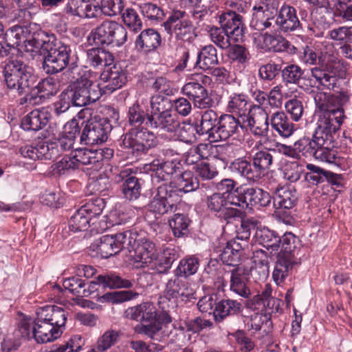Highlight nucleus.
I'll use <instances>...</instances> for the list:
<instances>
[{"label":"nucleus","mask_w":352,"mask_h":352,"mask_svg":"<svg viewBox=\"0 0 352 352\" xmlns=\"http://www.w3.org/2000/svg\"><path fill=\"white\" fill-rule=\"evenodd\" d=\"M318 120L312 138L304 136L294 142L297 154L305 157H314L322 162L334 163L336 151L333 135L339 130L344 116V109L324 103H319L315 98Z\"/></svg>","instance_id":"obj_1"},{"label":"nucleus","mask_w":352,"mask_h":352,"mask_svg":"<svg viewBox=\"0 0 352 352\" xmlns=\"http://www.w3.org/2000/svg\"><path fill=\"white\" fill-rule=\"evenodd\" d=\"M281 249L277 254L272 278L280 285L296 266L301 263L304 256L300 239L292 232H286L280 237Z\"/></svg>","instance_id":"obj_2"},{"label":"nucleus","mask_w":352,"mask_h":352,"mask_svg":"<svg viewBox=\"0 0 352 352\" xmlns=\"http://www.w3.org/2000/svg\"><path fill=\"white\" fill-rule=\"evenodd\" d=\"M45 41H37L43 56V69L47 74H56L64 71L72 60L70 45L57 41L54 35H45Z\"/></svg>","instance_id":"obj_3"},{"label":"nucleus","mask_w":352,"mask_h":352,"mask_svg":"<svg viewBox=\"0 0 352 352\" xmlns=\"http://www.w3.org/2000/svg\"><path fill=\"white\" fill-rule=\"evenodd\" d=\"M68 312L56 305H47L36 311L37 337L46 342L54 341L63 332Z\"/></svg>","instance_id":"obj_4"},{"label":"nucleus","mask_w":352,"mask_h":352,"mask_svg":"<svg viewBox=\"0 0 352 352\" xmlns=\"http://www.w3.org/2000/svg\"><path fill=\"white\" fill-rule=\"evenodd\" d=\"M121 139L124 148L135 157L146 154L159 143L154 133L145 127H133L122 135Z\"/></svg>","instance_id":"obj_5"},{"label":"nucleus","mask_w":352,"mask_h":352,"mask_svg":"<svg viewBox=\"0 0 352 352\" xmlns=\"http://www.w3.org/2000/svg\"><path fill=\"white\" fill-rule=\"evenodd\" d=\"M91 36L97 46L120 47L126 42L127 32L122 24L106 20L92 30Z\"/></svg>","instance_id":"obj_6"},{"label":"nucleus","mask_w":352,"mask_h":352,"mask_svg":"<svg viewBox=\"0 0 352 352\" xmlns=\"http://www.w3.org/2000/svg\"><path fill=\"white\" fill-rule=\"evenodd\" d=\"M65 90L73 102V106L84 107L96 102L102 96L98 84L85 76L69 85Z\"/></svg>","instance_id":"obj_7"},{"label":"nucleus","mask_w":352,"mask_h":352,"mask_svg":"<svg viewBox=\"0 0 352 352\" xmlns=\"http://www.w3.org/2000/svg\"><path fill=\"white\" fill-rule=\"evenodd\" d=\"M131 236L130 230L112 235H104L99 240H96L91 245V248L102 258H107L117 254L121 250L126 249V245L134 242Z\"/></svg>","instance_id":"obj_8"},{"label":"nucleus","mask_w":352,"mask_h":352,"mask_svg":"<svg viewBox=\"0 0 352 352\" xmlns=\"http://www.w3.org/2000/svg\"><path fill=\"white\" fill-rule=\"evenodd\" d=\"M165 30L170 35H174L177 40L190 41L195 36L192 21L185 11L173 10L164 23Z\"/></svg>","instance_id":"obj_9"},{"label":"nucleus","mask_w":352,"mask_h":352,"mask_svg":"<svg viewBox=\"0 0 352 352\" xmlns=\"http://www.w3.org/2000/svg\"><path fill=\"white\" fill-rule=\"evenodd\" d=\"M177 194L166 184L157 188L156 193L148 204V210L159 218L164 214L174 213L177 210Z\"/></svg>","instance_id":"obj_10"},{"label":"nucleus","mask_w":352,"mask_h":352,"mask_svg":"<svg viewBox=\"0 0 352 352\" xmlns=\"http://www.w3.org/2000/svg\"><path fill=\"white\" fill-rule=\"evenodd\" d=\"M131 236L134 242L126 245V249L134 262L140 263L138 267L148 266L157 260L155 244L152 241L146 238L137 239L136 234L133 232Z\"/></svg>","instance_id":"obj_11"},{"label":"nucleus","mask_w":352,"mask_h":352,"mask_svg":"<svg viewBox=\"0 0 352 352\" xmlns=\"http://www.w3.org/2000/svg\"><path fill=\"white\" fill-rule=\"evenodd\" d=\"M279 0H259L253 8L250 27L258 31L270 29L271 24L278 13Z\"/></svg>","instance_id":"obj_12"},{"label":"nucleus","mask_w":352,"mask_h":352,"mask_svg":"<svg viewBox=\"0 0 352 352\" xmlns=\"http://www.w3.org/2000/svg\"><path fill=\"white\" fill-rule=\"evenodd\" d=\"M111 126L106 118L89 120L80 136V142L87 145H94L104 142L108 138V133Z\"/></svg>","instance_id":"obj_13"},{"label":"nucleus","mask_w":352,"mask_h":352,"mask_svg":"<svg viewBox=\"0 0 352 352\" xmlns=\"http://www.w3.org/2000/svg\"><path fill=\"white\" fill-rule=\"evenodd\" d=\"M300 28V23L296 14V9L289 5H283L274 19L270 29L272 33H289Z\"/></svg>","instance_id":"obj_14"},{"label":"nucleus","mask_w":352,"mask_h":352,"mask_svg":"<svg viewBox=\"0 0 352 352\" xmlns=\"http://www.w3.org/2000/svg\"><path fill=\"white\" fill-rule=\"evenodd\" d=\"M297 191L294 187H277L275 190L274 206L276 208L279 217L285 216L284 221L290 223L291 210L296 205L298 201Z\"/></svg>","instance_id":"obj_15"},{"label":"nucleus","mask_w":352,"mask_h":352,"mask_svg":"<svg viewBox=\"0 0 352 352\" xmlns=\"http://www.w3.org/2000/svg\"><path fill=\"white\" fill-rule=\"evenodd\" d=\"M58 87L52 78H46L38 82L35 76L34 86H32L24 99L25 102L32 105L38 104L46 98L57 93Z\"/></svg>","instance_id":"obj_16"},{"label":"nucleus","mask_w":352,"mask_h":352,"mask_svg":"<svg viewBox=\"0 0 352 352\" xmlns=\"http://www.w3.org/2000/svg\"><path fill=\"white\" fill-rule=\"evenodd\" d=\"M250 131L257 136L267 134L270 125V115L263 107L250 105L249 113L245 116Z\"/></svg>","instance_id":"obj_17"},{"label":"nucleus","mask_w":352,"mask_h":352,"mask_svg":"<svg viewBox=\"0 0 352 352\" xmlns=\"http://www.w3.org/2000/svg\"><path fill=\"white\" fill-rule=\"evenodd\" d=\"M219 19L221 27L232 36L234 42L243 40L245 26L241 14L233 10H227L219 15Z\"/></svg>","instance_id":"obj_18"},{"label":"nucleus","mask_w":352,"mask_h":352,"mask_svg":"<svg viewBox=\"0 0 352 352\" xmlns=\"http://www.w3.org/2000/svg\"><path fill=\"white\" fill-rule=\"evenodd\" d=\"M272 201L270 194L260 188H244L241 192L237 206L241 208H264L270 206Z\"/></svg>","instance_id":"obj_19"},{"label":"nucleus","mask_w":352,"mask_h":352,"mask_svg":"<svg viewBox=\"0 0 352 352\" xmlns=\"http://www.w3.org/2000/svg\"><path fill=\"white\" fill-rule=\"evenodd\" d=\"M179 169V163L173 160L154 159L149 164V170L153 183L166 182Z\"/></svg>","instance_id":"obj_20"},{"label":"nucleus","mask_w":352,"mask_h":352,"mask_svg":"<svg viewBox=\"0 0 352 352\" xmlns=\"http://www.w3.org/2000/svg\"><path fill=\"white\" fill-rule=\"evenodd\" d=\"M100 78L107 83L104 89L111 93L121 88L126 81V76L122 67L114 63L103 70Z\"/></svg>","instance_id":"obj_21"},{"label":"nucleus","mask_w":352,"mask_h":352,"mask_svg":"<svg viewBox=\"0 0 352 352\" xmlns=\"http://www.w3.org/2000/svg\"><path fill=\"white\" fill-rule=\"evenodd\" d=\"M272 131L283 138H290L296 131L295 124L283 111H276L270 115Z\"/></svg>","instance_id":"obj_22"},{"label":"nucleus","mask_w":352,"mask_h":352,"mask_svg":"<svg viewBox=\"0 0 352 352\" xmlns=\"http://www.w3.org/2000/svg\"><path fill=\"white\" fill-rule=\"evenodd\" d=\"M228 272L231 274L230 290L243 298H249L251 291L247 285L250 277L248 275L246 266L232 268Z\"/></svg>","instance_id":"obj_23"},{"label":"nucleus","mask_w":352,"mask_h":352,"mask_svg":"<svg viewBox=\"0 0 352 352\" xmlns=\"http://www.w3.org/2000/svg\"><path fill=\"white\" fill-rule=\"evenodd\" d=\"M183 94L192 100L195 107L199 109H206L211 104L206 88L200 82L190 81L186 83L182 89Z\"/></svg>","instance_id":"obj_24"},{"label":"nucleus","mask_w":352,"mask_h":352,"mask_svg":"<svg viewBox=\"0 0 352 352\" xmlns=\"http://www.w3.org/2000/svg\"><path fill=\"white\" fill-rule=\"evenodd\" d=\"M242 311L243 307L240 302L226 298L217 302L212 314L214 321L220 323L230 317L238 316Z\"/></svg>","instance_id":"obj_25"},{"label":"nucleus","mask_w":352,"mask_h":352,"mask_svg":"<svg viewBox=\"0 0 352 352\" xmlns=\"http://www.w3.org/2000/svg\"><path fill=\"white\" fill-rule=\"evenodd\" d=\"M180 278L182 276H175L168 280L166 285V296L169 298H181L183 301L190 300L194 298V291L187 281Z\"/></svg>","instance_id":"obj_26"},{"label":"nucleus","mask_w":352,"mask_h":352,"mask_svg":"<svg viewBox=\"0 0 352 352\" xmlns=\"http://www.w3.org/2000/svg\"><path fill=\"white\" fill-rule=\"evenodd\" d=\"M80 132V128L75 120H72L65 126L64 131L57 139H54L53 141L54 144L56 145L59 156L62 152L69 151L74 148L76 138L79 135Z\"/></svg>","instance_id":"obj_27"},{"label":"nucleus","mask_w":352,"mask_h":352,"mask_svg":"<svg viewBox=\"0 0 352 352\" xmlns=\"http://www.w3.org/2000/svg\"><path fill=\"white\" fill-rule=\"evenodd\" d=\"M243 126L234 115H221L218 121L216 142L228 140L233 135L237 133L239 129H243Z\"/></svg>","instance_id":"obj_28"},{"label":"nucleus","mask_w":352,"mask_h":352,"mask_svg":"<svg viewBox=\"0 0 352 352\" xmlns=\"http://www.w3.org/2000/svg\"><path fill=\"white\" fill-rule=\"evenodd\" d=\"M51 118L47 109H37L30 112L21 121V127L26 131H37L43 129Z\"/></svg>","instance_id":"obj_29"},{"label":"nucleus","mask_w":352,"mask_h":352,"mask_svg":"<svg viewBox=\"0 0 352 352\" xmlns=\"http://www.w3.org/2000/svg\"><path fill=\"white\" fill-rule=\"evenodd\" d=\"M147 120L151 127L160 132L174 133L179 126L177 116L172 110L153 117H148Z\"/></svg>","instance_id":"obj_30"},{"label":"nucleus","mask_w":352,"mask_h":352,"mask_svg":"<svg viewBox=\"0 0 352 352\" xmlns=\"http://www.w3.org/2000/svg\"><path fill=\"white\" fill-rule=\"evenodd\" d=\"M114 63L112 53L101 47H93L86 51V63L95 69L109 67Z\"/></svg>","instance_id":"obj_31"},{"label":"nucleus","mask_w":352,"mask_h":352,"mask_svg":"<svg viewBox=\"0 0 352 352\" xmlns=\"http://www.w3.org/2000/svg\"><path fill=\"white\" fill-rule=\"evenodd\" d=\"M37 318L32 320L26 316H23L22 318L17 324V329L14 331V336L16 339L30 340L34 338L38 343H46V341H42L38 339L37 336Z\"/></svg>","instance_id":"obj_32"},{"label":"nucleus","mask_w":352,"mask_h":352,"mask_svg":"<svg viewBox=\"0 0 352 352\" xmlns=\"http://www.w3.org/2000/svg\"><path fill=\"white\" fill-rule=\"evenodd\" d=\"M254 239L255 242L263 245L267 251H270V254L273 252H276L280 246V236L276 231L267 228L257 229L254 234Z\"/></svg>","instance_id":"obj_33"},{"label":"nucleus","mask_w":352,"mask_h":352,"mask_svg":"<svg viewBox=\"0 0 352 352\" xmlns=\"http://www.w3.org/2000/svg\"><path fill=\"white\" fill-rule=\"evenodd\" d=\"M160 43L161 36L153 29H146L142 31L135 41L136 47L144 53L156 50Z\"/></svg>","instance_id":"obj_34"},{"label":"nucleus","mask_w":352,"mask_h":352,"mask_svg":"<svg viewBox=\"0 0 352 352\" xmlns=\"http://www.w3.org/2000/svg\"><path fill=\"white\" fill-rule=\"evenodd\" d=\"M219 118L215 111H206L201 116L200 124H197L199 135H208L209 138L216 142Z\"/></svg>","instance_id":"obj_35"},{"label":"nucleus","mask_w":352,"mask_h":352,"mask_svg":"<svg viewBox=\"0 0 352 352\" xmlns=\"http://www.w3.org/2000/svg\"><path fill=\"white\" fill-rule=\"evenodd\" d=\"M74 158L78 162V168L80 164L87 165L90 167L88 169L94 171L100 170L103 164L98 162L100 155H98L95 150L88 148H76L74 151Z\"/></svg>","instance_id":"obj_36"},{"label":"nucleus","mask_w":352,"mask_h":352,"mask_svg":"<svg viewBox=\"0 0 352 352\" xmlns=\"http://www.w3.org/2000/svg\"><path fill=\"white\" fill-rule=\"evenodd\" d=\"M272 292L270 285L266 284L265 288L261 294L254 296L252 299L253 303L263 305L265 311V314L267 316L272 313H276L281 302L280 299L272 296Z\"/></svg>","instance_id":"obj_37"},{"label":"nucleus","mask_w":352,"mask_h":352,"mask_svg":"<svg viewBox=\"0 0 352 352\" xmlns=\"http://www.w3.org/2000/svg\"><path fill=\"white\" fill-rule=\"evenodd\" d=\"M35 76L32 74L23 75H14L5 77V80L8 88L16 89L19 94L29 91L32 86H34Z\"/></svg>","instance_id":"obj_38"},{"label":"nucleus","mask_w":352,"mask_h":352,"mask_svg":"<svg viewBox=\"0 0 352 352\" xmlns=\"http://www.w3.org/2000/svg\"><path fill=\"white\" fill-rule=\"evenodd\" d=\"M231 171L250 181L259 179L253 164L245 157L234 160L230 166Z\"/></svg>","instance_id":"obj_39"},{"label":"nucleus","mask_w":352,"mask_h":352,"mask_svg":"<svg viewBox=\"0 0 352 352\" xmlns=\"http://www.w3.org/2000/svg\"><path fill=\"white\" fill-rule=\"evenodd\" d=\"M179 256V250L175 247L164 248L161 256L155 260L154 263L155 270L160 274L166 273Z\"/></svg>","instance_id":"obj_40"},{"label":"nucleus","mask_w":352,"mask_h":352,"mask_svg":"<svg viewBox=\"0 0 352 352\" xmlns=\"http://www.w3.org/2000/svg\"><path fill=\"white\" fill-rule=\"evenodd\" d=\"M227 111L239 117H245L250 109L248 98L243 94H234L230 96L227 104Z\"/></svg>","instance_id":"obj_41"},{"label":"nucleus","mask_w":352,"mask_h":352,"mask_svg":"<svg viewBox=\"0 0 352 352\" xmlns=\"http://www.w3.org/2000/svg\"><path fill=\"white\" fill-rule=\"evenodd\" d=\"M191 220L182 213L175 214L169 220L168 224L175 237L182 238L189 234V226Z\"/></svg>","instance_id":"obj_42"},{"label":"nucleus","mask_w":352,"mask_h":352,"mask_svg":"<svg viewBox=\"0 0 352 352\" xmlns=\"http://www.w3.org/2000/svg\"><path fill=\"white\" fill-rule=\"evenodd\" d=\"M218 64L217 49L212 45L202 47L197 54V66L204 70L212 69Z\"/></svg>","instance_id":"obj_43"},{"label":"nucleus","mask_w":352,"mask_h":352,"mask_svg":"<svg viewBox=\"0 0 352 352\" xmlns=\"http://www.w3.org/2000/svg\"><path fill=\"white\" fill-rule=\"evenodd\" d=\"M247 326L249 330L261 332V336H264L271 331L272 322L267 314L256 313L250 316Z\"/></svg>","instance_id":"obj_44"},{"label":"nucleus","mask_w":352,"mask_h":352,"mask_svg":"<svg viewBox=\"0 0 352 352\" xmlns=\"http://www.w3.org/2000/svg\"><path fill=\"white\" fill-rule=\"evenodd\" d=\"M236 185L237 183L232 179H224L219 183V188L223 191L221 194H224L231 201V204L235 206H237L241 192L244 188L242 186L236 187Z\"/></svg>","instance_id":"obj_45"},{"label":"nucleus","mask_w":352,"mask_h":352,"mask_svg":"<svg viewBox=\"0 0 352 352\" xmlns=\"http://www.w3.org/2000/svg\"><path fill=\"white\" fill-rule=\"evenodd\" d=\"M273 157L269 151H259L252 157L253 166L260 179L270 169Z\"/></svg>","instance_id":"obj_46"},{"label":"nucleus","mask_w":352,"mask_h":352,"mask_svg":"<svg viewBox=\"0 0 352 352\" xmlns=\"http://www.w3.org/2000/svg\"><path fill=\"white\" fill-rule=\"evenodd\" d=\"M199 267V259L195 256H186L182 258L174 273L175 276L187 278L195 274Z\"/></svg>","instance_id":"obj_47"},{"label":"nucleus","mask_w":352,"mask_h":352,"mask_svg":"<svg viewBox=\"0 0 352 352\" xmlns=\"http://www.w3.org/2000/svg\"><path fill=\"white\" fill-rule=\"evenodd\" d=\"M97 280L101 283L103 288H131L133 286L131 280L122 278L113 273L99 275L97 276Z\"/></svg>","instance_id":"obj_48"},{"label":"nucleus","mask_w":352,"mask_h":352,"mask_svg":"<svg viewBox=\"0 0 352 352\" xmlns=\"http://www.w3.org/2000/svg\"><path fill=\"white\" fill-rule=\"evenodd\" d=\"M282 81L286 85H300L304 74V70L296 64H289L284 68L281 67Z\"/></svg>","instance_id":"obj_49"},{"label":"nucleus","mask_w":352,"mask_h":352,"mask_svg":"<svg viewBox=\"0 0 352 352\" xmlns=\"http://www.w3.org/2000/svg\"><path fill=\"white\" fill-rule=\"evenodd\" d=\"M92 219L80 208L71 217L69 221V228L73 232L87 230Z\"/></svg>","instance_id":"obj_50"},{"label":"nucleus","mask_w":352,"mask_h":352,"mask_svg":"<svg viewBox=\"0 0 352 352\" xmlns=\"http://www.w3.org/2000/svg\"><path fill=\"white\" fill-rule=\"evenodd\" d=\"M172 322L171 317L166 312H162L160 315H157L153 322L151 324H143L140 327L139 333H144L150 338L158 333L162 328V324H169Z\"/></svg>","instance_id":"obj_51"},{"label":"nucleus","mask_w":352,"mask_h":352,"mask_svg":"<svg viewBox=\"0 0 352 352\" xmlns=\"http://www.w3.org/2000/svg\"><path fill=\"white\" fill-rule=\"evenodd\" d=\"M27 34H30V32L26 25H14L6 32L4 38L6 39L7 45L15 48L23 43Z\"/></svg>","instance_id":"obj_52"},{"label":"nucleus","mask_w":352,"mask_h":352,"mask_svg":"<svg viewBox=\"0 0 352 352\" xmlns=\"http://www.w3.org/2000/svg\"><path fill=\"white\" fill-rule=\"evenodd\" d=\"M210 40L222 50H227L231 45L232 36L222 27L212 26L209 30Z\"/></svg>","instance_id":"obj_53"},{"label":"nucleus","mask_w":352,"mask_h":352,"mask_svg":"<svg viewBox=\"0 0 352 352\" xmlns=\"http://www.w3.org/2000/svg\"><path fill=\"white\" fill-rule=\"evenodd\" d=\"M151 113L147 114L148 117L164 113L172 110L173 104L168 98L161 95H157L151 97L150 100Z\"/></svg>","instance_id":"obj_54"},{"label":"nucleus","mask_w":352,"mask_h":352,"mask_svg":"<svg viewBox=\"0 0 352 352\" xmlns=\"http://www.w3.org/2000/svg\"><path fill=\"white\" fill-rule=\"evenodd\" d=\"M177 185L179 191L187 193L198 189L199 181L191 171H184L179 175Z\"/></svg>","instance_id":"obj_55"},{"label":"nucleus","mask_w":352,"mask_h":352,"mask_svg":"<svg viewBox=\"0 0 352 352\" xmlns=\"http://www.w3.org/2000/svg\"><path fill=\"white\" fill-rule=\"evenodd\" d=\"M122 191L126 199L130 201L136 200L141 191L138 179L135 176L128 177L122 184Z\"/></svg>","instance_id":"obj_56"},{"label":"nucleus","mask_w":352,"mask_h":352,"mask_svg":"<svg viewBox=\"0 0 352 352\" xmlns=\"http://www.w3.org/2000/svg\"><path fill=\"white\" fill-rule=\"evenodd\" d=\"M206 206L209 210L213 212L220 213L225 210L227 205H232L231 201L226 197L224 194L214 192L206 197Z\"/></svg>","instance_id":"obj_57"},{"label":"nucleus","mask_w":352,"mask_h":352,"mask_svg":"<svg viewBox=\"0 0 352 352\" xmlns=\"http://www.w3.org/2000/svg\"><path fill=\"white\" fill-rule=\"evenodd\" d=\"M38 160H55L59 157L56 145L53 141H40L36 144Z\"/></svg>","instance_id":"obj_58"},{"label":"nucleus","mask_w":352,"mask_h":352,"mask_svg":"<svg viewBox=\"0 0 352 352\" xmlns=\"http://www.w3.org/2000/svg\"><path fill=\"white\" fill-rule=\"evenodd\" d=\"M309 172L304 174V178L309 185L316 186L325 182L327 178L326 170L312 164L306 166Z\"/></svg>","instance_id":"obj_59"},{"label":"nucleus","mask_w":352,"mask_h":352,"mask_svg":"<svg viewBox=\"0 0 352 352\" xmlns=\"http://www.w3.org/2000/svg\"><path fill=\"white\" fill-rule=\"evenodd\" d=\"M120 332L115 330H107L100 336L96 342V349L103 352L116 344L119 339Z\"/></svg>","instance_id":"obj_60"},{"label":"nucleus","mask_w":352,"mask_h":352,"mask_svg":"<svg viewBox=\"0 0 352 352\" xmlns=\"http://www.w3.org/2000/svg\"><path fill=\"white\" fill-rule=\"evenodd\" d=\"M63 287L67 289L70 293L78 296H86L84 287L85 286V281L80 278V275L76 276H72L63 280Z\"/></svg>","instance_id":"obj_61"},{"label":"nucleus","mask_w":352,"mask_h":352,"mask_svg":"<svg viewBox=\"0 0 352 352\" xmlns=\"http://www.w3.org/2000/svg\"><path fill=\"white\" fill-rule=\"evenodd\" d=\"M123 22L126 25L131 28L134 32L142 29V20L136 10L132 8H127L121 12Z\"/></svg>","instance_id":"obj_62"},{"label":"nucleus","mask_w":352,"mask_h":352,"mask_svg":"<svg viewBox=\"0 0 352 352\" xmlns=\"http://www.w3.org/2000/svg\"><path fill=\"white\" fill-rule=\"evenodd\" d=\"M137 296H138V294L132 291L112 292H107L100 296L99 300L102 302H110L113 303H118L129 300Z\"/></svg>","instance_id":"obj_63"},{"label":"nucleus","mask_w":352,"mask_h":352,"mask_svg":"<svg viewBox=\"0 0 352 352\" xmlns=\"http://www.w3.org/2000/svg\"><path fill=\"white\" fill-rule=\"evenodd\" d=\"M101 13L108 16L121 14L124 8V0H101Z\"/></svg>","instance_id":"obj_64"}]
</instances>
